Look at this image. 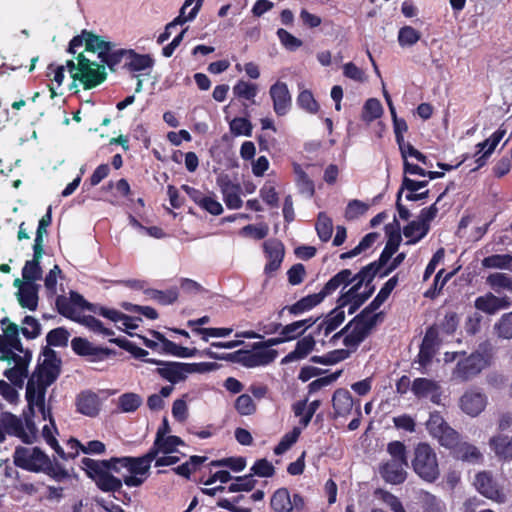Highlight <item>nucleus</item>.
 <instances>
[{
    "mask_svg": "<svg viewBox=\"0 0 512 512\" xmlns=\"http://www.w3.org/2000/svg\"><path fill=\"white\" fill-rule=\"evenodd\" d=\"M489 446L497 457L504 460H512V437L497 435L489 440Z\"/></svg>",
    "mask_w": 512,
    "mask_h": 512,
    "instance_id": "31",
    "label": "nucleus"
},
{
    "mask_svg": "<svg viewBox=\"0 0 512 512\" xmlns=\"http://www.w3.org/2000/svg\"><path fill=\"white\" fill-rule=\"evenodd\" d=\"M317 342L318 338L314 335V332L304 336L297 341L294 350L282 359V364L306 358L314 350Z\"/></svg>",
    "mask_w": 512,
    "mask_h": 512,
    "instance_id": "25",
    "label": "nucleus"
},
{
    "mask_svg": "<svg viewBox=\"0 0 512 512\" xmlns=\"http://www.w3.org/2000/svg\"><path fill=\"white\" fill-rule=\"evenodd\" d=\"M314 323L315 321L312 318H308L304 320L295 321L285 326H282L281 324H271L269 326V329L265 330L264 332L267 334H271L281 329L280 335L284 336V340L291 341L304 334V332Z\"/></svg>",
    "mask_w": 512,
    "mask_h": 512,
    "instance_id": "22",
    "label": "nucleus"
},
{
    "mask_svg": "<svg viewBox=\"0 0 512 512\" xmlns=\"http://www.w3.org/2000/svg\"><path fill=\"white\" fill-rule=\"evenodd\" d=\"M146 362L157 364V373L166 381L177 384L187 379L190 374L206 373L217 368L213 362L200 363H181V362H162L154 359H145Z\"/></svg>",
    "mask_w": 512,
    "mask_h": 512,
    "instance_id": "7",
    "label": "nucleus"
},
{
    "mask_svg": "<svg viewBox=\"0 0 512 512\" xmlns=\"http://www.w3.org/2000/svg\"><path fill=\"white\" fill-rule=\"evenodd\" d=\"M324 300L323 295L319 293H314L307 295L291 306L286 307L290 314L292 315H300L304 312L310 311L315 306L320 304Z\"/></svg>",
    "mask_w": 512,
    "mask_h": 512,
    "instance_id": "37",
    "label": "nucleus"
},
{
    "mask_svg": "<svg viewBox=\"0 0 512 512\" xmlns=\"http://www.w3.org/2000/svg\"><path fill=\"white\" fill-rule=\"evenodd\" d=\"M490 355L476 351L462 361H459L452 372L454 380L465 382L479 374L490 364Z\"/></svg>",
    "mask_w": 512,
    "mask_h": 512,
    "instance_id": "13",
    "label": "nucleus"
},
{
    "mask_svg": "<svg viewBox=\"0 0 512 512\" xmlns=\"http://www.w3.org/2000/svg\"><path fill=\"white\" fill-rule=\"evenodd\" d=\"M354 282V276L352 275L351 270L343 269L334 275L323 287L320 293L325 298L326 296L332 294L341 286H346L349 283Z\"/></svg>",
    "mask_w": 512,
    "mask_h": 512,
    "instance_id": "35",
    "label": "nucleus"
},
{
    "mask_svg": "<svg viewBox=\"0 0 512 512\" xmlns=\"http://www.w3.org/2000/svg\"><path fill=\"white\" fill-rule=\"evenodd\" d=\"M220 186L227 207L239 209L242 206L239 185L232 183L230 180H225L221 182Z\"/></svg>",
    "mask_w": 512,
    "mask_h": 512,
    "instance_id": "33",
    "label": "nucleus"
},
{
    "mask_svg": "<svg viewBox=\"0 0 512 512\" xmlns=\"http://www.w3.org/2000/svg\"><path fill=\"white\" fill-rule=\"evenodd\" d=\"M252 124L246 118L237 117L230 122V131L235 136H251Z\"/></svg>",
    "mask_w": 512,
    "mask_h": 512,
    "instance_id": "58",
    "label": "nucleus"
},
{
    "mask_svg": "<svg viewBox=\"0 0 512 512\" xmlns=\"http://www.w3.org/2000/svg\"><path fill=\"white\" fill-rule=\"evenodd\" d=\"M58 312L73 321H76L89 330L103 334L105 336H112L114 332L105 328L101 321L91 315H82L81 310L86 308L93 311L94 306L88 303L80 294L71 292L70 297H58L56 301Z\"/></svg>",
    "mask_w": 512,
    "mask_h": 512,
    "instance_id": "3",
    "label": "nucleus"
},
{
    "mask_svg": "<svg viewBox=\"0 0 512 512\" xmlns=\"http://www.w3.org/2000/svg\"><path fill=\"white\" fill-rule=\"evenodd\" d=\"M269 94L273 100V108L277 115H285L291 107V95L284 82H276L270 87Z\"/></svg>",
    "mask_w": 512,
    "mask_h": 512,
    "instance_id": "23",
    "label": "nucleus"
},
{
    "mask_svg": "<svg viewBox=\"0 0 512 512\" xmlns=\"http://www.w3.org/2000/svg\"><path fill=\"white\" fill-rule=\"evenodd\" d=\"M77 63L68 60L66 65L74 81H80L85 89H91L106 79L104 66L87 59L83 54L77 56Z\"/></svg>",
    "mask_w": 512,
    "mask_h": 512,
    "instance_id": "9",
    "label": "nucleus"
},
{
    "mask_svg": "<svg viewBox=\"0 0 512 512\" xmlns=\"http://www.w3.org/2000/svg\"><path fill=\"white\" fill-rule=\"evenodd\" d=\"M375 264H369L354 276V285L338 299V307H348L349 314L354 313L372 294L370 283L376 276Z\"/></svg>",
    "mask_w": 512,
    "mask_h": 512,
    "instance_id": "4",
    "label": "nucleus"
},
{
    "mask_svg": "<svg viewBox=\"0 0 512 512\" xmlns=\"http://www.w3.org/2000/svg\"><path fill=\"white\" fill-rule=\"evenodd\" d=\"M481 265L488 269H500L512 271V255L510 254H494L485 257L481 261Z\"/></svg>",
    "mask_w": 512,
    "mask_h": 512,
    "instance_id": "41",
    "label": "nucleus"
},
{
    "mask_svg": "<svg viewBox=\"0 0 512 512\" xmlns=\"http://www.w3.org/2000/svg\"><path fill=\"white\" fill-rule=\"evenodd\" d=\"M42 416H44V415L42 414ZM47 416L49 417L50 424L44 425V427L42 429V436L45 439L46 443L52 449L55 450V452L58 454V456L62 459H65L66 458L65 452L62 449V447L59 445L56 438L54 437V433L56 432V426H55L54 421L50 415V411L46 409V414H45V417H43V418L46 419Z\"/></svg>",
    "mask_w": 512,
    "mask_h": 512,
    "instance_id": "40",
    "label": "nucleus"
},
{
    "mask_svg": "<svg viewBox=\"0 0 512 512\" xmlns=\"http://www.w3.org/2000/svg\"><path fill=\"white\" fill-rule=\"evenodd\" d=\"M264 250L268 260L283 261L284 246L278 240H268L264 243Z\"/></svg>",
    "mask_w": 512,
    "mask_h": 512,
    "instance_id": "57",
    "label": "nucleus"
},
{
    "mask_svg": "<svg viewBox=\"0 0 512 512\" xmlns=\"http://www.w3.org/2000/svg\"><path fill=\"white\" fill-rule=\"evenodd\" d=\"M434 438L438 440L441 446L446 448H454L459 442V434L448 424Z\"/></svg>",
    "mask_w": 512,
    "mask_h": 512,
    "instance_id": "51",
    "label": "nucleus"
},
{
    "mask_svg": "<svg viewBox=\"0 0 512 512\" xmlns=\"http://www.w3.org/2000/svg\"><path fill=\"white\" fill-rule=\"evenodd\" d=\"M204 0H185L179 13L183 12V16L187 22L196 18Z\"/></svg>",
    "mask_w": 512,
    "mask_h": 512,
    "instance_id": "62",
    "label": "nucleus"
},
{
    "mask_svg": "<svg viewBox=\"0 0 512 512\" xmlns=\"http://www.w3.org/2000/svg\"><path fill=\"white\" fill-rule=\"evenodd\" d=\"M52 222V211L51 207L47 209L46 214L39 220L36 237L34 239L33 248H38V250L43 249L44 247V237L47 235V228Z\"/></svg>",
    "mask_w": 512,
    "mask_h": 512,
    "instance_id": "48",
    "label": "nucleus"
},
{
    "mask_svg": "<svg viewBox=\"0 0 512 512\" xmlns=\"http://www.w3.org/2000/svg\"><path fill=\"white\" fill-rule=\"evenodd\" d=\"M315 229L321 241H329L333 232L332 219L329 216H327L326 213L320 212L318 214L317 222L315 224Z\"/></svg>",
    "mask_w": 512,
    "mask_h": 512,
    "instance_id": "46",
    "label": "nucleus"
},
{
    "mask_svg": "<svg viewBox=\"0 0 512 512\" xmlns=\"http://www.w3.org/2000/svg\"><path fill=\"white\" fill-rule=\"evenodd\" d=\"M423 508L425 512H444L445 504L435 495L425 492L422 496Z\"/></svg>",
    "mask_w": 512,
    "mask_h": 512,
    "instance_id": "63",
    "label": "nucleus"
},
{
    "mask_svg": "<svg viewBox=\"0 0 512 512\" xmlns=\"http://www.w3.org/2000/svg\"><path fill=\"white\" fill-rule=\"evenodd\" d=\"M153 460V455L149 452L141 457L115 458L116 464L121 463L128 471V474L123 476V482L128 487H139L145 482Z\"/></svg>",
    "mask_w": 512,
    "mask_h": 512,
    "instance_id": "10",
    "label": "nucleus"
},
{
    "mask_svg": "<svg viewBox=\"0 0 512 512\" xmlns=\"http://www.w3.org/2000/svg\"><path fill=\"white\" fill-rule=\"evenodd\" d=\"M276 34L281 45L288 51H296L303 45L301 39L295 37L283 28H279Z\"/></svg>",
    "mask_w": 512,
    "mask_h": 512,
    "instance_id": "53",
    "label": "nucleus"
},
{
    "mask_svg": "<svg viewBox=\"0 0 512 512\" xmlns=\"http://www.w3.org/2000/svg\"><path fill=\"white\" fill-rule=\"evenodd\" d=\"M59 373L60 360L53 350H45L42 363L38 370L31 375L26 386V400L31 412H33L34 407H37L45 416L46 389L57 379Z\"/></svg>",
    "mask_w": 512,
    "mask_h": 512,
    "instance_id": "2",
    "label": "nucleus"
},
{
    "mask_svg": "<svg viewBox=\"0 0 512 512\" xmlns=\"http://www.w3.org/2000/svg\"><path fill=\"white\" fill-rule=\"evenodd\" d=\"M383 114V106L381 102L376 98L368 99L362 110L361 118L366 123H370L378 118H380Z\"/></svg>",
    "mask_w": 512,
    "mask_h": 512,
    "instance_id": "45",
    "label": "nucleus"
},
{
    "mask_svg": "<svg viewBox=\"0 0 512 512\" xmlns=\"http://www.w3.org/2000/svg\"><path fill=\"white\" fill-rule=\"evenodd\" d=\"M378 499L385 503L393 512H406L402 502L398 497L385 490H377L375 492Z\"/></svg>",
    "mask_w": 512,
    "mask_h": 512,
    "instance_id": "54",
    "label": "nucleus"
},
{
    "mask_svg": "<svg viewBox=\"0 0 512 512\" xmlns=\"http://www.w3.org/2000/svg\"><path fill=\"white\" fill-rule=\"evenodd\" d=\"M271 507L275 512L301 511L305 506L304 499L299 494L290 495L286 488L276 490L271 498Z\"/></svg>",
    "mask_w": 512,
    "mask_h": 512,
    "instance_id": "15",
    "label": "nucleus"
},
{
    "mask_svg": "<svg viewBox=\"0 0 512 512\" xmlns=\"http://www.w3.org/2000/svg\"><path fill=\"white\" fill-rule=\"evenodd\" d=\"M81 467L102 491L115 492L121 489L122 481L109 473L110 470L118 471L115 458L94 460L85 457L81 460Z\"/></svg>",
    "mask_w": 512,
    "mask_h": 512,
    "instance_id": "6",
    "label": "nucleus"
},
{
    "mask_svg": "<svg viewBox=\"0 0 512 512\" xmlns=\"http://www.w3.org/2000/svg\"><path fill=\"white\" fill-rule=\"evenodd\" d=\"M511 303L508 296H497L492 292H487L475 299L474 306L483 313L494 315L500 310L508 309Z\"/></svg>",
    "mask_w": 512,
    "mask_h": 512,
    "instance_id": "18",
    "label": "nucleus"
},
{
    "mask_svg": "<svg viewBox=\"0 0 512 512\" xmlns=\"http://www.w3.org/2000/svg\"><path fill=\"white\" fill-rule=\"evenodd\" d=\"M72 349L75 353L82 356H91L93 360H103L112 355V351L107 348L96 347L88 340L76 337L71 341Z\"/></svg>",
    "mask_w": 512,
    "mask_h": 512,
    "instance_id": "26",
    "label": "nucleus"
},
{
    "mask_svg": "<svg viewBox=\"0 0 512 512\" xmlns=\"http://www.w3.org/2000/svg\"><path fill=\"white\" fill-rule=\"evenodd\" d=\"M368 208L369 206L366 203L359 200H352L346 207L345 217L348 220L357 219L358 217L364 215Z\"/></svg>",
    "mask_w": 512,
    "mask_h": 512,
    "instance_id": "64",
    "label": "nucleus"
},
{
    "mask_svg": "<svg viewBox=\"0 0 512 512\" xmlns=\"http://www.w3.org/2000/svg\"><path fill=\"white\" fill-rule=\"evenodd\" d=\"M256 485L252 474L237 477L235 482L228 487L229 492L251 491Z\"/></svg>",
    "mask_w": 512,
    "mask_h": 512,
    "instance_id": "60",
    "label": "nucleus"
},
{
    "mask_svg": "<svg viewBox=\"0 0 512 512\" xmlns=\"http://www.w3.org/2000/svg\"><path fill=\"white\" fill-rule=\"evenodd\" d=\"M344 320L345 311L337 306L313 331L314 335L318 338V342L323 346L329 343V340L327 341L326 338H328L332 333L334 335L335 330L342 325Z\"/></svg>",
    "mask_w": 512,
    "mask_h": 512,
    "instance_id": "16",
    "label": "nucleus"
},
{
    "mask_svg": "<svg viewBox=\"0 0 512 512\" xmlns=\"http://www.w3.org/2000/svg\"><path fill=\"white\" fill-rule=\"evenodd\" d=\"M17 300L22 308L34 311L38 306V291L35 284H27L20 287V291L16 293Z\"/></svg>",
    "mask_w": 512,
    "mask_h": 512,
    "instance_id": "34",
    "label": "nucleus"
},
{
    "mask_svg": "<svg viewBox=\"0 0 512 512\" xmlns=\"http://www.w3.org/2000/svg\"><path fill=\"white\" fill-rule=\"evenodd\" d=\"M486 284L498 294L501 291L512 292V278L504 273H491L486 278Z\"/></svg>",
    "mask_w": 512,
    "mask_h": 512,
    "instance_id": "42",
    "label": "nucleus"
},
{
    "mask_svg": "<svg viewBox=\"0 0 512 512\" xmlns=\"http://www.w3.org/2000/svg\"><path fill=\"white\" fill-rule=\"evenodd\" d=\"M495 334L502 339H512V312L503 314L493 326Z\"/></svg>",
    "mask_w": 512,
    "mask_h": 512,
    "instance_id": "47",
    "label": "nucleus"
},
{
    "mask_svg": "<svg viewBox=\"0 0 512 512\" xmlns=\"http://www.w3.org/2000/svg\"><path fill=\"white\" fill-rule=\"evenodd\" d=\"M69 339V332L62 327L51 330L46 340L50 346H65Z\"/></svg>",
    "mask_w": 512,
    "mask_h": 512,
    "instance_id": "61",
    "label": "nucleus"
},
{
    "mask_svg": "<svg viewBox=\"0 0 512 512\" xmlns=\"http://www.w3.org/2000/svg\"><path fill=\"white\" fill-rule=\"evenodd\" d=\"M377 324V316H369L367 312H361L349 322L341 331L336 332L329 338V344L336 346L339 340L346 347L359 345Z\"/></svg>",
    "mask_w": 512,
    "mask_h": 512,
    "instance_id": "5",
    "label": "nucleus"
},
{
    "mask_svg": "<svg viewBox=\"0 0 512 512\" xmlns=\"http://www.w3.org/2000/svg\"><path fill=\"white\" fill-rule=\"evenodd\" d=\"M506 132L507 130L503 126H500L488 139L477 145L479 148L478 152L475 154V156H477V167L484 165L486 158L494 151Z\"/></svg>",
    "mask_w": 512,
    "mask_h": 512,
    "instance_id": "27",
    "label": "nucleus"
},
{
    "mask_svg": "<svg viewBox=\"0 0 512 512\" xmlns=\"http://www.w3.org/2000/svg\"><path fill=\"white\" fill-rule=\"evenodd\" d=\"M429 231V226L417 221L410 222L403 229L404 236L408 239L407 244H415L421 240Z\"/></svg>",
    "mask_w": 512,
    "mask_h": 512,
    "instance_id": "44",
    "label": "nucleus"
},
{
    "mask_svg": "<svg viewBox=\"0 0 512 512\" xmlns=\"http://www.w3.org/2000/svg\"><path fill=\"white\" fill-rule=\"evenodd\" d=\"M1 425L6 433L18 437L25 443H33L36 440V425L27 415L23 420L12 413H4L1 417Z\"/></svg>",
    "mask_w": 512,
    "mask_h": 512,
    "instance_id": "11",
    "label": "nucleus"
},
{
    "mask_svg": "<svg viewBox=\"0 0 512 512\" xmlns=\"http://www.w3.org/2000/svg\"><path fill=\"white\" fill-rule=\"evenodd\" d=\"M354 282V276L352 275L351 270L343 269L334 275L323 287L320 293L325 298L326 296L332 294L341 286H346L349 283Z\"/></svg>",
    "mask_w": 512,
    "mask_h": 512,
    "instance_id": "36",
    "label": "nucleus"
},
{
    "mask_svg": "<svg viewBox=\"0 0 512 512\" xmlns=\"http://www.w3.org/2000/svg\"><path fill=\"white\" fill-rule=\"evenodd\" d=\"M143 403V399L136 393H124L117 399V407L123 413L136 411Z\"/></svg>",
    "mask_w": 512,
    "mask_h": 512,
    "instance_id": "43",
    "label": "nucleus"
},
{
    "mask_svg": "<svg viewBox=\"0 0 512 512\" xmlns=\"http://www.w3.org/2000/svg\"><path fill=\"white\" fill-rule=\"evenodd\" d=\"M181 445H184V442L181 438L174 435L164 436L162 438H155L153 446L148 451L153 455V458L162 453V454H171L177 451V448Z\"/></svg>",
    "mask_w": 512,
    "mask_h": 512,
    "instance_id": "28",
    "label": "nucleus"
},
{
    "mask_svg": "<svg viewBox=\"0 0 512 512\" xmlns=\"http://www.w3.org/2000/svg\"><path fill=\"white\" fill-rule=\"evenodd\" d=\"M257 90V85L246 81H239L233 87L234 95L246 100H253L257 94Z\"/></svg>",
    "mask_w": 512,
    "mask_h": 512,
    "instance_id": "56",
    "label": "nucleus"
},
{
    "mask_svg": "<svg viewBox=\"0 0 512 512\" xmlns=\"http://www.w3.org/2000/svg\"><path fill=\"white\" fill-rule=\"evenodd\" d=\"M241 362L246 367H257L267 365L275 360L277 351L260 346L259 343L254 344L252 351L240 352Z\"/></svg>",
    "mask_w": 512,
    "mask_h": 512,
    "instance_id": "19",
    "label": "nucleus"
},
{
    "mask_svg": "<svg viewBox=\"0 0 512 512\" xmlns=\"http://www.w3.org/2000/svg\"><path fill=\"white\" fill-rule=\"evenodd\" d=\"M3 335H0V360L10 366L4 371V376L13 386L22 388L28 376V367L32 358L29 350L23 349L19 338V326L8 317L0 321Z\"/></svg>",
    "mask_w": 512,
    "mask_h": 512,
    "instance_id": "1",
    "label": "nucleus"
},
{
    "mask_svg": "<svg viewBox=\"0 0 512 512\" xmlns=\"http://www.w3.org/2000/svg\"><path fill=\"white\" fill-rule=\"evenodd\" d=\"M406 466L407 462L389 460L381 465L380 474L387 483L401 484L407 478Z\"/></svg>",
    "mask_w": 512,
    "mask_h": 512,
    "instance_id": "24",
    "label": "nucleus"
},
{
    "mask_svg": "<svg viewBox=\"0 0 512 512\" xmlns=\"http://www.w3.org/2000/svg\"><path fill=\"white\" fill-rule=\"evenodd\" d=\"M22 324L21 332L26 338L34 339L40 334L41 326L36 318L26 316Z\"/></svg>",
    "mask_w": 512,
    "mask_h": 512,
    "instance_id": "59",
    "label": "nucleus"
},
{
    "mask_svg": "<svg viewBox=\"0 0 512 512\" xmlns=\"http://www.w3.org/2000/svg\"><path fill=\"white\" fill-rule=\"evenodd\" d=\"M421 38V33L411 26H404L398 32V42L401 47L415 45Z\"/></svg>",
    "mask_w": 512,
    "mask_h": 512,
    "instance_id": "50",
    "label": "nucleus"
},
{
    "mask_svg": "<svg viewBox=\"0 0 512 512\" xmlns=\"http://www.w3.org/2000/svg\"><path fill=\"white\" fill-rule=\"evenodd\" d=\"M13 459L16 466L31 472L46 471L51 466L49 457L37 447H17Z\"/></svg>",
    "mask_w": 512,
    "mask_h": 512,
    "instance_id": "12",
    "label": "nucleus"
},
{
    "mask_svg": "<svg viewBox=\"0 0 512 512\" xmlns=\"http://www.w3.org/2000/svg\"><path fill=\"white\" fill-rule=\"evenodd\" d=\"M354 401L347 390L339 389L333 395V408L338 416H347L351 413Z\"/></svg>",
    "mask_w": 512,
    "mask_h": 512,
    "instance_id": "38",
    "label": "nucleus"
},
{
    "mask_svg": "<svg viewBox=\"0 0 512 512\" xmlns=\"http://www.w3.org/2000/svg\"><path fill=\"white\" fill-rule=\"evenodd\" d=\"M86 36V50L91 51L98 54V57L107 54L108 50L115 48V44L105 40L103 37L96 35L92 32H85Z\"/></svg>",
    "mask_w": 512,
    "mask_h": 512,
    "instance_id": "32",
    "label": "nucleus"
},
{
    "mask_svg": "<svg viewBox=\"0 0 512 512\" xmlns=\"http://www.w3.org/2000/svg\"><path fill=\"white\" fill-rule=\"evenodd\" d=\"M378 236L379 235L374 232L368 233L367 235H365L362 238V240L359 242V244L355 248H353L350 251H347L345 253H342L340 255V258L341 259H350V258L356 257L357 255L361 254L363 251L370 248L373 245V243L377 240Z\"/></svg>",
    "mask_w": 512,
    "mask_h": 512,
    "instance_id": "49",
    "label": "nucleus"
},
{
    "mask_svg": "<svg viewBox=\"0 0 512 512\" xmlns=\"http://www.w3.org/2000/svg\"><path fill=\"white\" fill-rule=\"evenodd\" d=\"M417 398H429L434 404H440L442 390L438 382L428 378H416L411 387Z\"/></svg>",
    "mask_w": 512,
    "mask_h": 512,
    "instance_id": "20",
    "label": "nucleus"
},
{
    "mask_svg": "<svg viewBox=\"0 0 512 512\" xmlns=\"http://www.w3.org/2000/svg\"><path fill=\"white\" fill-rule=\"evenodd\" d=\"M76 406L81 414L94 417L100 411V400L95 393L83 392L77 397Z\"/></svg>",
    "mask_w": 512,
    "mask_h": 512,
    "instance_id": "29",
    "label": "nucleus"
},
{
    "mask_svg": "<svg viewBox=\"0 0 512 512\" xmlns=\"http://www.w3.org/2000/svg\"><path fill=\"white\" fill-rule=\"evenodd\" d=\"M153 339H148L143 337V342L145 346L148 348L157 350L161 353L170 354L176 357L189 358L193 357L197 354V349L195 348H187L168 340L161 333L154 332Z\"/></svg>",
    "mask_w": 512,
    "mask_h": 512,
    "instance_id": "14",
    "label": "nucleus"
},
{
    "mask_svg": "<svg viewBox=\"0 0 512 512\" xmlns=\"http://www.w3.org/2000/svg\"><path fill=\"white\" fill-rule=\"evenodd\" d=\"M411 464L423 481L433 483L440 476L437 454L428 443L420 442L415 446Z\"/></svg>",
    "mask_w": 512,
    "mask_h": 512,
    "instance_id": "8",
    "label": "nucleus"
},
{
    "mask_svg": "<svg viewBox=\"0 0 512 512\" xmlns=\"http://www.w3.org/2000/svg\"><path fill=\"white\" fill-rule=\"evenodd\" d=\"M33 252V259L26 261L22 269L23 279L30 283L41 278L42 269L40 267V260L43 256L44 249L38 250V248H33Z\"/></svg>",
    "mask_w": 512,
    "mask_h": 512,
    "instance_id": "30",
    "label": "nucleus"
},
{
    "mask_svg": "<svg viewBox=\"0 0 512 512\" xmlns=\"http://www.w3.org/2000/svg\"><path fill=\"white\" fill-rule=\"evenodd\" d=\"M154 60L149 55L138 54L133 50H128L126 66L130 71L140 72L151 69Z\"/></svg>",
    "mask_w": 512,
    "mask_h": 512,
    "instance_id": "39",
    "label": "nucleus"
},
{
    "mask_svg": "<svg viewBox=\"0 0 512 512\" xmlns=\"http://www.w3.org/2000/svg\"><path fill=\"white\" fill-rule=\"evenodd\" d=\"M474 485L485 497L497 503H504L506 501V495L498 488L490 474L486 472L478 473L475 477Z\"/></svg>",
    "mask_w": 512,
    "mask_h": 512,
    "instance_id": "21",
    "label": "nucleus"
},
{
    "mask_svg": "<svg viewBox=\"0 0 512 512\" xmlns=\"http://www.w3.org/2000/svg\"><path fill=\"white\" fill-rule=\"evenodd\" d=\"M458 457L464 461L478 462L482 458V454L479 449L469 443H462L458 446L457 450Z\"/></svg>",
    "mask_w": 512,
    "mask_h": 512,
    "instance_id": "55",
    "label": "nucleus"
},
{
    "mask_svg": "<svg viewBox=\"0 0 512 512\" xmlns=\"http://www.w3.org/2000/svg\"><path fill=\"white\" fill-rule=\"evenodd\" d=\"M234 407L236 411L242 416H249L256 412V403L248 394H241L235 400Z\"/></svg>",
    "mask_w": 512,
    "mask_h": 512,
    "instance_id": "52",
    "label": "nucleus"
},
{
    "mask_svg": "<svg viewBox=\"0 0 512 512\" xmlns=\"http://www.w3.org/2000/svg\"><path fill=\"white\" fill-rule=\"evenodd\" d=\"M487 405V397L477 389H469L459 399L461 410L471 416L476 417L481 414Z\"/></svg>",
    "mask_w": 512,
    "mask_h": 512,
    "instance_id": "17",
    "label": "nucleus"
}]
</instances>
